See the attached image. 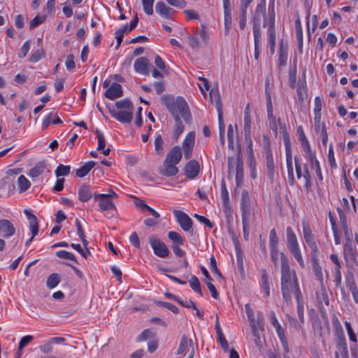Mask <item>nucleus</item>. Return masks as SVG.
<instances>
[{
    "instance_id": "obj_15",
    "label": "nucleus",
    "mask_w": 358,
    "mask_h": 358,
    "mask_svg": "<svg viewBox=\"0 0 358 358\" xmlns=\"http://www.w3.org/2000/svg\"><path fill=\"white\" fill-rule=\"evenodd\" d=\"M150 62L148 58L141 57L138 58L134 63V67L136 72L144 76L149 75Z\"/></svg>"
},
{
    "instance_id": "obj_63",
    "label": "nucleus",
    "mask_w": 358,
    "mask_h": 358,
    "mask_svg": "<svg viewBox=\"0 0 358 358\" xmlns=\"http://www.w3.org/2000/svg\"><path fill=\"white\" fill-rule=\"evenodd\" d=\"M65 65L66 66V69L69 71L75 69L76 64L74 62V57L73 55H67Z\"/></svg>"
},
{
    "instance_id": "obj_40",
    "label": "nucleus",
    "mask_w": 358,
    "mask_h": 358,
    "mask_svg": "<svg viewBox=\"0 0 358 358\" xmlns=\"http://www.w3.org/2000/svg\"><path fill=\"white\" fill-rule=\"evenodd\" d=\"M189 283L191 288L196 293L199 294L201 296L203 295L201 284L198 279V278L195 275H192L191 278L189 280Z\"/></svg>"
},
{
    "instance_id": "obj_36",
    "label": "nucleus",
    "mask_w": 358,
    "mask_h": 358,
    "mask_svg": "<svg viewBox=\"0 0 358 358\" xmlns=\"http://www.w3.org/2000/svg\"><path fill=\"white\" fill-rule=\"evenodd\" d=\"M45 168V164L39 162L34 167L30 169L28 175L31 178H37L43 172Z\"/></svg>"
},
{
    "instance_id": "obj_42",
    "label": "nucleus",
    "mask_w": 358,
    "mask_h": 358,
    "mask_svg": "<svg viewBox=\"0 0 358 358\" xmlns=\"http://www.w3.org/2000/svg\"><path fill=\"white\" fill-rule=\"evenodd\" d=\"M168 237L173 241L172 245H182L184 243L182 236L176 231H170L168 234Z\"/></svg>"
},
{
    "instance_id": "obj_58",
    "label": "nucleus",
    "mask_w": 358,
    "mask_h": 358,
    "mask_svg": "<svg viewBox=\"0 0 358 358\" xmlns=\"http://www.w3.org/2000/svg\"><path fill=\"white\" fill-rule=\"evenodd\" d=\"M308 247L311 249V259H318V248L315 241L307 243Z\"/></svg>"
},
{
    "instance_id": "obj_39",
    "label": "nucleus",
    "mask_w": 358,
    "mask_h": 358,
    "mask_svg": "<svg viewBox=\"0 0 358 358\" xmlns=\"http://www.w3.org/2000/svg\"><path fill=\"white\" fill-rule=\"evenodd\" d=\"M60 282V277L57 273L50 274L48 279L46 285L49 289L55 288Z\"/></svg>"
},
{
    "instance_id": "obj_12",
    "label": "nucleus",
    "mask_w": 358,
    "mask_h": 358,
    "mask_svg": "<svg viewBox=\"0 0 358 358\" xmlns=\"http://www.w3.org/2000/svg\"><path fill=\"white\" fill-rule=\"evenodd\" d=\"M336 333L338 334V344L342 348L341 355L343 358H348V351L347 344L345 342V338L344 336L342 327L341 326L338 320H336Z\"/></svg>"
},
{
    "instance_id": "obj_2",
    "label": "nucleus",
    "mask_w": 358,
    "mask_h": 358,
    "mask_svg": "<svg viewBox=\"0 0 358 358\" xmlns=\"http://www.w3.org/2000/svg\"><path fill=\"white\" fill-rule=\"evenodd\" d=\"M161 100L175 120L174 136L178 139L184 130V125L180 115L186 123H189L192 120L188 104L183 97L175 98L174 96L170 94L163 95Z\"/></svg>"
},
{
    "instance_id": "obj_57",
    "label": "nucleus",
    "mask_w": 358,
    "mask_h": 358,
    "mask_svg": "<svg viewBox=\"0 0 358 358\" xmlns=\"http://www.w3.org/2000/svg\"><path fill=\"white\" fill-rule=\"evenodd\" d=\"M163 143L164 141L161 135H158L156 136L155 139V150L158 154H162L163 151Z\"/></svg>"
},
{
    "instance_id": "obj_62",
    "label": "nucleus",
    "mask_w": 358,
    "mask_h": 358,
    "mask_svg": "<svg viewBox=\"0 0 358 358\" xmlns=\"http://www.w3.org/2000/svg\"><path fill=\"white\" fill-rule=\"evenodd\" d=\"M33 339L34 336L31 335H27L22 337L19 343L20 350H22L27 345L31 342Z\"/></svg>"
},
{
    "instance_id": "obj_32",
    "label": "nucleus",
    "mask_w": 358,
    "mask_h": 358,
    "mask_svg": "<svg viewBox=\"0 0 358 358\" xmlns=\"http://www.w3.org/2000/svg\"><path fill=\"white\" fill-rule=\"evenodd\" d=\"M345 243L344 245V250H343L344 255L345 257L350 256L352 259H355L356 257V255H355L356 252H355V250L354 249L352 238L345 239Z\"/></svg>"
},
{
    "instance_id": "obj_33",
    "label": "nucleus",
    "mask_w": 358,
    "mask_h": 358,
    "mask_svg": "<svg viewBox=\"0 0 358 358\" xmlns=\"http://www.w3.org/2000/svg\"><path fill=\"white\" fill-rule=\"evenodd\" d=\"M275 330L282 343L284 350L285 351L286 353H287L289 352V345L284 329L282 327H278V328H276Z\"/></svg>"
},
{
    "instance_id": "obj_22",
    "label": "nucleus",
    "mask_w": 358,
    "mask_h": 358,
    "mask_svg": "<svg viewBox=\"0 0 358 358\" xmlns=\"http://www.w3.org/2000/svg\"><path fill=\"white\" fill-rule=\"evenodd\" d=\"M155 10L157 13L164 18H171V12H173V9L166 6L163 1L157 2L155 6Z\"/></svg>"
},
{
    "instance_id": "obj_5",
    "label": "nucleus",
    "mask_w": 358,
    "mask_h": 358,
    "mask_svg": "<svg viewBox=\"0 0 358 358\" xmlns=\"http://www.w3.org/2000/svg\"><path fill=\"white\" fill-rule=\"evenodd\" d=\"M262 19H263V27H266L267 25V18L266 13V3L264 0L257 6L253 16L252 30L254 36H261L260 27Z\"/></svg>"
},
{
    "instance_id": "obj_10",
    "label": "nucleus",
    "mask_w": 358,
    "mask_h": 358,
    "mask_svg": "<svg viewBox=\"0 0 358 358\" xmlns=\"http://www.w3.org/2000/svg\"><path fill=\"white\" fill-rule=\"evenodd\" d=\"M195 141V134L193 131H191L187 134L186 136L183 143H182V150L184 152V157L186 159H190L192 156V152L193 150V148L194 145Z\"/></svg>"
},
{
    "instance_id": "obj_60",
    "label": "nucleus",
    "mask_w": 358,
    "mask_h": 358,
    "mask_svg": "<svg viewBox=\"0 0 358 358\" xmlns=\"http://www.w3.org/2000/svg\"><path fill=\"white\" fill-rule=\"evenodd\" d=\"M246 15H247V10L241 9L239 27L242 30H243L246 26V21H247Z\"/></svg>"
},
{
    "instance_id": "obj_14",
    "label": "nucleus",
    "mask_w": 358,
    "mask_h": 358,
    "mask_svg": "<svg viewBox=\"0 0 358 358\" xmlns=\"http://www.w3.org/2000/svg\"><path fill=\"white\" fill-rule=\"evenodd\" d=\"M182 158V150L180 146L176 145L172 148L170 151L166 154V163H172L177 164L180 162Z\"/></svg>"
},
{
    "instance_id": "obj_19",
    "label": "nucleus",
    "mask_w": 358,
    "mask_h": 358,
    "mask_svg": "<svg viewBox=\"0 0 358 358\" xmlns=\"http://www.w3.org/2000/svg\"><path fill=\"white\" fill-rule=\"evenodd\" d=\"M178 172V169L176 166V164L172 163H166L164 162V167L159 169V173L166 177H171L176 175Z\"/></svg>"
},
{
    "instance_id": "obj_43",
    "label": "nucleus",
    "mask_w": 358,
    "mask_h": 358,
    "mask_svg": "<svg viewBox=\"0 0 358 358\" xmlns=\"http://www.w3.org/2000/svg\"><path fill=\"white\" fill-rule=\"evenodd\" d=\"M236 136V134L233 129V126L231 124H229L228 126V129H227V138H228L229 148L230 149H232V150L234 149V139H235Z\"/></svg>"
},
{
    "instance_id": "obj_28",
    "label": "nucleus",
    "mask_w": 358,
    "mask_h": 358,
    "mask_svg": "<svg viewBox=\"0 0 358 358\" xmlns=\"http://www.w3.org/2000/svg\"><path fill=\"white\" fill-rule=\"evenodd\" d=\"M96 162L90 161L85 164L82 167L76 171V176L83 178L88 174L91 169L95 166Z\"/></svg>"
},
{
    "instance_id": "obj_41",
    "label": "nucleus",
    "mask_w": 358,
    "mask_h": 358,
    "mask_svg": "<svg viewBox=\"0 0 358 358\" xmlns=\"http://www.w3.org/2000/svg\"><path fill=\"white\" fill-rule=\"evenodd\" d=\"M56 255L59 258L70 259L75 262L76 264H78V262L76 256L70 252L66 250H59L56 252Z\"/></svg>"
},
{
    "instance_id": "obj_18",
    "label": "nucleus",
    "mask_w": 358,
    "mask_h": 358,
    "mask_svg": "<svg viewBox=\"0 0 358 358\" xmlns=\"http://www.w3.org/2000/svg\"><path fill=\"white\" fill-rule=\"evenodd\" d=\"M251 134V114L250 104L248 103L244 112V134L247 139L250 138Z\"/></svg>"
},
{
    "instance_id": "obj_46",
    "label": "nucleus",
    "mask_w": 358,
    "mask_h": 358,
    "mask_svg": "<svg viewBox=\"0 0 358 358\" xmlns=\"http://www.w3.org/2000/svg\"><path fill=\"white\" fill-rule=\"evenodd\" d=\"M155 303L157 306H162L170 310L172 313L175 314H178L179 313L178 308L169 302L156 301Z\"/></svg>"
},
{
    "instance_id": "obj_37",
    "label": "nucleus",
    "mask_w": 358,
    "mask_h": 358,
    "mask_svg": "<svg viewBox=\"0 0 358 358\" xmlns=\"http://www.w3.org/2000/svg\"><path fill=\"white\" fill-rule=\"evenodd\" d=\"M17 185L19 191L22 193L27 191L30 187L31 183L24 176L21 175L17 179Z\"/></svg>"
},
{
    "instance_id": "obj_64",
    "label": "nucleus",
    "mask_w": 358,
    "mask_h": 358,
    "mask_svg": "<svg viewBox=\"0 0 358 358\" xmlns=\"http://www.w3.org/2000/svg\"><path fill=\"white\" fill-rule=\"evenodd\" d=\"M153 336V334L150 329H145L138 336L137 338L138 341H144L150 338H151Z\"/></svg>"
},
{
    "instance_id": "obj_9",
    "label": "nucleus",
    "mask_w": 358,
    "mask_h": 358,
    "mask_svg": "<svg viewBox=\"0 0 358 358\" xmlns=\"http://www.w3.org/2000/svg\"><path fill=\"white\" fill-rule=\"evenodd\" d=\"M173 213L177 222L185 231H188L192 227V220L185 213L180 210H174Z\"/></svg>"
},
{
    "instance_id": "obj_1",
    "label": "nucleus",
    "mask_w": 358,
    "mask_h": 358,
    "mask_svg": "<svg viewBox=\"0 0 358 358\" xmlns=\"http://www.w3.org/2000/svg\"><path fill=\"white\" fill-rule=\"evenodd\" d=\"M280 273L282 298L287 305H290L292 294L294 295L296 299L302 298L303 294L296 271L290 268L288 258L283 252L280 253Z\"/></svg>"
},
{
    "instance_id": "obj_55",
    "label": "nucleus",
    "mask_w": 358,
    "mask_h": 358,
    "mask_svg": "<svg viewBox=\"0 0 358 358\" xmlns=\"http://www.w3.org/2000/svg\"><path fill=\"white\" fill-rule=\"evenodd\" d=\"M45 16L44 15H36L34 19H32L29 23L30 29H33L39 24H42L45 20Z\"/></svg>"
},
{
    "instance_id": "obj_53",
    "label": "nucleus",
    "mask_w": 358,
    "mask_h": 358,
    "mask_svg": "<svg viewBox=\"0 0 358 358\" xmlns=\"http://www.w3.org/2000/svg\"><path fill=\"white\" fill-rule=\"evenodd\" d=\"M236 186L241 187L243 185V166L242 165H239L237 170H236Z\"/></svg>"
},
{
    "instance_id": "obj_7",
    "label": "nucleus",
    "mask_w": 358,
    "mask_h": 358,
    "mask_svg": "<svg viewBox=\"0 0 358 358\" xmlns=\"http://www.w3.org/2000/svg\"><path fill=\"white\" fill-rule=\"evenodd\" d=\"M149 243L155 255L161 258H166L169 255V250L166 244L159 238L151 236Z\"/></svg>"
},
{
    "instance_id": "obj_31",
    "label": "nucleus",
    "mask_w": 358,
    "mask_h": 358,
    "mask_svg": "<svg viewBox=\"0 0 358 358\" xmlns=\"http://www.w3.org/2000/svg\"><path fill=\"white\" fill-rule=\"evenodd\" d=\"M287 47L284 46L282 41H281L280 50H279V57H278V64L280 67L285 66L287 65Z\"/></svg>"
},
{
    "instance_id": "obj_24",
    "label": "nucleus",
    "mask_w": 358,
    "mask_h": 358,
    "mask_svg": "<svg viewBox=\"0 0 358 358\" xmlns=\"http://www.w3.org/2000/svg\"><path fill=\"white\" fill-rule=\"evenodd\" d=\"M215 329L217 334L218 341L220 343L222 348L224 351H227L228 350L229 345L227 341L226 340L222 331V329L218 321V316L216 317Z\"/></svg>"
},
{
    "instance_id": "obj_48",
    "label": "nucleus",
    "mask_w": 358,
    "mask_h": 358,
    "mask_svg": "<svg viewBox=\"0 0 358 358\" xmlns=\"http://www.w3.org/2000/svg\"><path fill=\"white\" fill-rule=\"evenodd\" d=\"M221 196L223 202V206L227 207L229 203V197L227 189L226 187V185L224 180H222L221 185Z\"/></svg>"
},
{
    "instance_id": "obj_52",
    "label": "nucleus",
    "mask_w": 358,
    "mask_h": 358,
    "mask_svg": "<svg viewBox=\"0 0 358 358\" xmlns=\"http://www.w3.org/2000/svg\"><path fill=\"white\" fill-rule=\"evenodd\" d=\"M341 264H339V266H335L334 268V282L337 287H339L341 285L342 275L341 272Z\"/></svg>"
},
{
    "instance_id": "obj_29",
    "label": "nucleus",
    "mask_w": 358,
    "mask_h": 358,
    "mask_svg": "<svg viewBox=\"0 0 358 358\" xmlns=\"http://www.w3.org/2000/svg\"><path fill=\"white\" fill-rule=\"evenodd\" d=\"M296 93L299 102L301 103H303L307 96V89L305 82H301L300 80L298 82L296 87Z\"/></svg>"
},
{
    "instance_id": "obj_25",
    "label": "nucleus",
    "mask_w": 358,
    "mask_h": 358,
    "mask_svg": "<svg viewBox=\"0 0 358 358\" xmlns=\"http://www.w3.org/2000/svg\"><path fill=\"white\" fill-rule=\"evenodd\" d=\"M24 213L29 222V227L31 234H33V236H36L38 232V223L36 217L28 210H25Z\"/></svg>"
},
{
    "instance_id": "obj_23",
    "label": "nucleus",
    "mask_w": 358,
    "mask_h": 358,
    "mask_svg": "<svg viewBox=\"0 0 358 358\" xmlns=\"http://www.w3.org/2000/svg\"><path fill=\"white\" fill-rule=\"evenodd\" d=\"M274 16H273L271 18V23L268 28V32H269V38H268V43H269V48L271 50V53L273 54L275 52V31L274 29Z\"/></svg>"
},
{
    "instance_id": "obj_3",
    "label": "nucleus",
    "mask_w": 358,
    "mask_h": 358,
    "mask_svg": "<svg viewBox=\"0 0 358 358\" xmlns=\"http://www.w3.org/2000/svg\"><path fill=\"white\" fill-rule=\"evenodd\" d=\"M115 106H107L110 115L121 123H129L133 119L134 105L128 99L115 102Z\"/></svg>"
},
{
    "instance_id": "obj_6",
    "label": "nucleus",
    "mask_w": 358,
    "mask_h": 358,
    "mask_svg": "<svg viewBox=\"0 0 358 358\" xmlns=\"http://www.w3.org/2000/svg\"><path fill=\"white\" fill-rule=\"evenodd\" d=\"M262 141L266 161L267 173L270 178H273L275 173V164L268 136L267 135H264Z\"/></svg>"
},
{
    "instance_id": "obj_61",
    "label": "nucleus",
    "mask_w": 358,
    "mask_h": 358,
    "mask_svg": "<svg viewBox=\"0 0 358 358\" xmlns=\"http://www.w3.org/2000/svg\"><path fill=\"white\" fill-rule=\"evenodd\" d=\"M210 266H211V270L215 274L217 275L219 278H223L222 273H220V271H219L217 266V263H216V260L214 257V256H212L210 259Z\"/></svg>"
},
{
    "instance_id": "obj_50",
    "label": "nucleus",
    "mask_w": 358,
    "mask_h": 358,
    "mask_svg": "<svg viewBox=\"0 0 358 358\" xmlns=\"http://www.w3.org/2000/svg\"><path fill=\"white\" fill-rule=\"evenodd\" d=\"M296 300V302H297V314H298V317L299 318V320H300L301 323L303 324L304 322L303 297H302L301 299H297Z\"/></svg>"
},
{
    "instance_id": "obj_16",
    "label": "nucleus",
    "mask_w": 358,
    "mask_h": 358,
    "mask_svg": "<svg viewBox=\"0 0 358 358\" xmlns=\"http://www.w3.org/2000/svg\"><path fill=\"white\" fill-rule=\"evenodd\" d=\"M200 171L199 164L196 160L189 162L185 167V176L189 179L195 178Z\"/></svg>"
},
{
    "instance_id": "obj_54",
    "label": "nucleus",
    "mask_w": 358,
    "mask_h": 358,
    "mask_svg": "<svg viewBox=\"0 0 358 358\" xmlns=\"http://www.w3.org/2000/svg\"><path fill=\"white\" fill-rule=\"evenodd\" d=\"M155 0H142L143 7L145 13L148 15L153 13V3Z\"/></svg>"
},
{
    "instance_id": "obj_13",
    "label": "nucleus",
    "mask_w": 358,
    "mask_h": 358,
    "mask_svg": "<svg viewBox=\"0 0 358 358\" xmlns=\"http://www.w3.org/2000/svg\"><path fill=\"white\" fill-rule=\"evenodd\" d=\"M15 232L13 224L8 220H0V236L8 238L13 236Z\"/></svg>"
},
{
    "instance_id": "obj_11",
    "label": "nucleus",
    "mask_w": 358,
    "mask_h": 358,
    "mask_svg": "<svg viewBox=\"0 0 358 358\" xmlns=\"http://www.w3.org/2000/svg\"><path fill=\"white\" fill-rule=\"evenodd\" d=\"M123 95L122 86L117 83H113L108 89L104 92V96L110 99L115 100Z\"/></svg>"
},
{
    "instance_id": "obj_30",
    "label": "nucleus",
    "mask_w": 358,
    "mask_h": 358,
    "mask_svg": "<svg viewBox=\"0 0 358 358\" xmlns=\"http://www.w3.org/2000/svg\"><path fill=\"white\" fill-rule=\"evenodd\" d=\"M303 234L306 243L313 242L315 241V236L312 232V229L308 222H302Z\"/></svg>"
},
{
    "instance_id": "obj_20",
    "label": "nucleus",
    "mask_w": 358,
    "mask_h": 358,
    "mask_svg": "<svg viewBox=\"0 0 358 358\" xmlns=\"http://www.w3.org/2000/svg\"><path fill=\"white\" fill-rule=\"evenodd\" d=\"M210 96L212 101H215L216 110L217 111L218 117H222V103L221 101V96L217 90H212L210 92Z\"/></svg>"
},
{
    "instance_id": "obj_38",
    "label": "nucleus",
    "mask_w": 358,
    "mask_h": 358,
    "mask_svg": "<svg viewBox=\"0 0 358 358\" xmlns=\"http://www.w3.org/2000/svg\"><path fill=\"white\" fill-rule=\"evenodd\" d=\"M286 163H287V168L289 183L291 185H292L293 182H294V171H293V166H292V154L286 155Z\"/></svg>"
},
{
    "instance_id": "obj_44",
    "label": "nucleus",
    "mask_w": 358,
    "mask_h": 358,
    "mask_svg": "<svg viewBox=\"0 0 358 358\" xmlns=\"http://www.w3.org/2000/svg\"><path fill=\"white\" fill-rule=\"evenodd\" d=\"M345 282L350 289L357 287L354 274L350 270H348L345 273Z\"/></svg>"
},
{
    "instance_id": "obj_8",
    "label": "nucleus",
    "mask_w": 358,
    "mask_h": 358,
    "mask_svg": "<svg viewBox=\"0 0 358 358\" xmlns=\"http://www.w3.org/2000/svg\"><path fill=\"white\" fill-rule=\"evenodd\" d=\"M241 210L242 222L244 225V228L248 225V218L250 214V201L248 192L246 189H243L241 194Z\"/></svg>"
},
{
    "instance_id": "obj_56",
    "label": "nucleus",
    "mask_w": 358,
    "mask_h": 358,
    "mask_svg": "<svg viewBox=\"0 0 358 358\" xmlns=\"http://www.w3.org/2000/svg\"><path fill=\"white\" fill-rule=\"evenodd\" d=\"M96 138L98 139L97 150H101L105 148L106 141L103 134L99 130H96Z\"/></svg>"
},
{
    "instance_id": "obj_35",
    "label": "nucleus",
    "mask_w": 358,
    "mask_h": 358,
    "mask_svg": "<svg viewBox=\"0 0 358 358\" xmlns=\"http://www.w3.org/2000/svg\"><path fill=\"white\" fill-rule=\"evenodd\" d=\"M313 271L317 279L322 283L323 282V274L322 267L320 266L318 259H311Z\"/></svg>"
},
{
    "instance_id": "obj_17",
    "label": "nucleus",
    "mask_w": 358,
    "mask_h": 358,
    "mask_svg": "<svg viewBox=\"0 0 358 358\" xmlns=\"http://www.w3.org/2000/svg\"><path fill=\"white\" fill-rule=\"evenodd\" d=\"M94 199L99 201V208L102 211L115 209V204L104 194H94Z\"/></svg>"
},
{
    "instance_id": "obj_21",
    "label": "nucleus",
    "mask_w": 358,
    "mask_h": 358,
    "mask_svg": "<svg viewBox=\"0 0 358 358\" xmlns=\"http://www.w3.org/2000/svg\"><path fill=\"white\" fill-rule=\"evenodd\" d=\"M243 166V163L240 156L238 155L236 157H228V178L237 170L239 165Z\"/></svg>"
},
{
    "instance_id": "obj_59",
    "label": "nucleus",
    "mask_w": 358,
    "mask_h": 358,
    "mask_svg": "<svg viewBox=\"0 0 358 358\" xmlns=\"http://www.w3.org/2000/svg\"><path fill=\"white\" fill-rule=\"evenodd\" d=\"M285 147V152L286 155L292 154V150H291V143L289 140V136L287 133H284L282 136Z\"/></svg>"
},
{
    "instance_id": "obj_4",
    "label": "nucleus",
    "mask_w": 358,
    "mask_h": 358,
    "mask_svg": "<svg viewBox=\"0 0 358 358\" xmlns=\"http://www.w3.org/2000/svg\"><path fill=\"white\" fill-rule=\"evenodd\" d=\"M287 247L299 265L305 267V263L301 252L296 236L291 227L286 229Z\"/></svg>"
},
{
    "instance_id": "obj_47",
    "label": "nucleus",
    "mask_w": 358,
    "mask_h": 358,
    "mask_svg": "<svg viewBox=\"0 0 358 358\" xmlns=\"http://www.w3.org/2000/svg\"><path fill=\"white\" fill-rule=\"evenodd\" d=\"M70 166L59 164L55 170V175L57 177L66 176L70 173Z\"/></svg>"
},
{
    "instance_id": "obj_51",
    "label": "nucleus",
    "mask_w": 358,
    "mask_h": 358,
    "mask_svg": "<svg viewBox=\"0 0 358 358\" xmlns=\"http://www.w3.org/2000/svg\"><path fill=\"white\" fill-rule=\"evenodd\" d=\"M303 171H304V173H303V176L306 181L305 187L308 191L312 186V183H311V176L309 173L307 164H304Z\"/></svg>"
},
{
    "instance_id": "obj_34",
    "label": "nucleus",
    "mask_w": 358,
    "mask_h": 358,
    "mask_svg": "<svg viewBox=\"0 0 358 358\" xmlns=\"http://www.w3.org/2000/svg\"><path fill=\"white\" fill-rule=\"evenodd\" d=\"M192 345V341L189 340L185 335L181 337L180 345L177 350L178 355H184L188 348V345Z\"/></svg>"
},
{
    "instance_id": "obj_49",
    "label": "nucleus",
    "mask_w": 358,
    "mask_h": 358,
    "mask_svg": "<svg viewBox=\"0 0 358 358\" xmlns=\"http://www.w3.org/2000/svg\"><path fill=\"white\" fill-rule=\"evenodd\" d=\"M278 237L275 229H272L269 234V248H278Z\"/></svg>"
},
{
    "instance_id": "obj_26",
    "label": "nucleus",
    "mask_w": 358,
    "mask_h": 358,
    "mask_svg": "<svg viewBox=\"0 0 358 358\" xmlns=\"http://www.w3.org/2000/svg\"><path fill=\"white\" fill-rule=\"evenodd\" d=\"M92 196V193L90 191V186L83 185L80 186L78 189V198L82 202H85L90 200Z\"/></svg>"
},
{
    "instance_id": "obj_45",
    "label": "nucleus",
    "mask_w": 358,
    "mask_h": 358,
    "mask_svg": "<svg viewBox=\"0 0 358 358\" xmlns=\"http://www.w3.org/2000/svg\"><path fill=\"white\" fill-rule=\"evenodd\" d=\"M268 120L270 128L275 132L278 131V123L275 117L273 115V110H267Z\"/></svg>"
},
{
    "instance_id": "obj_27",
    "label": "nucleus",
    "mask_w": 358,
    "mask_h": 358,
    "mask_svg": "<svg viewBox=\"0 0 358 358\" xmlns=\"http://www.w3.org/2000/svg\"><path fill=\"white\" fill-rule=\"evenodd\" d=\"M296 38L298 43V48L301 52L303 50V31L300 19L298 17L295 21Z\"/></svg>"
}]
</instances>
